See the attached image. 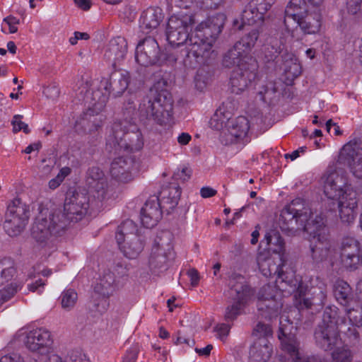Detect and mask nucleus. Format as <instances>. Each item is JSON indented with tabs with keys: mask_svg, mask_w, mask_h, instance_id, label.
<instances>
[{
	"mask_svg": "<svg viewBox=\"0 0 362 362\" xmlns=\"http://www.w3.org/2000/svg\"><path fill=\"white\" fill-rule=\"evenodd\" d=\"M279 224L287 235H296L300 231L309 235V256L313 264L322 262L334 250L325 217L322 214H316L314 217L311 209L300 198L284 206L281 211Z\"/></svg>",
	"mask_w": 362,
	"mask_h": 362,
	"instance_id": "f257e3e1",
	"label": "nucleus"
},
{
	"mask_svg": "<svg viewBox=\"0 0 362 362\" xmlns=\"http://www.w3.org/2000/svg\"><path fill=\"white\" fill-rule=\"evenodd\" d=\"M225 21V15L217 13L195 28L191 33L187 54L183 60L185 67L196 69L211 63L216 56L212 49L214 43L221 33Z\"/></svg>",
	"mask_w": 362,
	"mask_h": 362,
	"instance_id": "f03ea898",
	"label": "nucleus"
},
{
	"mask_svg": "<svg viewBox=\"0 0 362 362\" xmlns=\"http://www.w3.org/2000/svg\"><path fill=\"white\" fill-rule=\"evenodd\" d=\"M326 197L337 202L339 215L342 222L352 223L356 215L358 204V194L346 179L337 173L328 176L324 186Z\"/></svg>",
	"mask_w": 362,
	"mask_h": 362,
	"instance_id": "7ed1b4c3",
	"label": "nucleus"
},
{
	"mask_svg": "<svg viewBox=\"0 0 362 362\" xmlns=\"http://www.w3.org/2000/svg\"><path fill=\"white\" fill-rule=\"evenodd\" d=\"M173 108L172 97L166 90L150 88L139 102V119L146 126L151 123L160 126L169 124L173 118Z\"/></svg>",
	"mask_w": 362,
	"mask_h": 362,
	"instance_id": "20e7f679",
	"label": "nucleus"
},
{
	"mask_svg": "<svg viewBox=\"0 0 362 362\" xmlns=\"http://www.w3.org/2000/svg\"><path fill=\"white\" fill-rule=\"evenodd\" d=\"M129 80V72L115 69L108 78H102L98 89L91 93L86 91V100L91 99L93 106L100 109L105 106L110 95L115 98L122 95L128 88Z\"/></svg>",
	"mask_w": 362,
	"mask_h": 362,
	"instance_id": "39448f33",
	"label": "nucleus"
},
{
	"mask_svg": "<svg viewBox=\"0 0 362 362\" xmlns=\"http://www.w3.org/2000/svg\"><path fill=\"white\" fill-rule=\"evenodd\" d=\"M344 319L338 316V309L335 306L327 307L323 313L322 322L315 332L316 344L321 349L328 351L341 344L339 334V326Z\"/></svg>",
	"mask_w": 362,
	"mask_h": 362,
	"instance_id": "423d86ee",
	"label": "nucleus"
},
{
	"mask_svg": "<svg viewBox=\"0 0 362 362\" xmlns=\"http://www.w3.org/2000/svg\"><path fill=\"white\" fill-rule=\"evenodd\" d=\"M108 141L116 151L124 150L127 152L140 151L144 144L142 133L135 124L129 125L127 128L122 122L113 124Z\"/></svg>",
	"mask_w": 362,
	"mask_h": 362,
	"instance_id": "0eeeda50",
	"label": "nucleus"
},
{
	"mask_svg": "<svg viewBox=\"0 0 362 362\" xmlns=\"http://www.w3.org/2000/svg\"><path fill=\"white\" fill-rule=\"evenodd\" d=\"M195 18L192 14L178 13L171 16L168 21L166 28V38L169 44L173 47H179L186 44L185 51V57L188 51L189 39L191 34L189 30H192V28L195 23Z\"/></svg>",
	"mask_w": 362,
	"mask_h": 362,
	"instance_id": "6e6552de",
	"label": "nucleus"
},
{
	"mask_svg": "<svg viewBox=\"0 0 362 362\" xmlns=\"http://www.w3.org/2000/svg\"><path fill=\"white\" fill-rule=\"evenodd\" d=\"M60 214L54 212L49 218L38 216L31 228L32 238L40 245H46L53 237L62 235L65 232L64 222H60Z\"/></svg>",
	"mask_w": 362,
	"mask_h": 362,
	"instance_id": "1a4fd4ad",
	"label": "nucleus"
},
{
	"mask_svg": "<svg viewBox=\"0 0 362 362\" xmlns=\"http://www.w3.org/2000/svg\"><path fill=\"white\" fill-rule=\"evenodd\" d=\"M286 323L280 320L278 337L281 341V348L290 356L293 362H328L320 355L305 356L300 352V342L296 336L291 333L292 323L285 320Z\"/></svg>",
	"mask_w": 362,
	"mask_h": 362,
	"instance_id": "9d476101",
	"label": "nucleus"
},
{
	"mask_svg": "<svg viewBox=\"0 0 362 362\" xmlns=\"http://www.w3.org/2000/svg\"><path fill=\"white\" fill-rule=\"evenodd\" d=\"M89 207L88 197L83 193L68 194L64 204V211H55V215L60 214V222H64L65 230L69 224L81 221L86 214Z\"/></svg>",
	"mask_w": 362,
	"mask_h": 362,
	"instance_id": "9b49d317",
	"label": "nucleus"
},
{
	"mask_svg": "<svg viewBox=\"0 0 362 362\" xmlns=\"http://www.w3.org/2000/svg\"><path fill=\"white\" fill-rule=\"evenodd\" d=\"M250 62L240 60L234 63L230 81L231 91L240 94L244 91L257 76V64L252 57H246Z\"/></svg>",
	"mask_w": 362,
	"mask_h": 362,
	"instance_id": "f8f14e48",
	"label": "nucleus"
},
{
	"mask_svg": "<svg viewBox=\"0 0 362 362\" xmlns=\"http://www.w3.org/2000/svg\"><path fill=\"white\" fill-rule=\"evenodd\" d=\"M29 218L28 206L19 199H13L7 207L4 228L9 236L18 235L25 228Z\"/></svg>",
	"mask_w": 362,
	"mask_h": 362,
	"instance_id": "ddd939ff",
	"label": "nucleus"
},
{
	"mask_svg": "<svg viewBox=\"0 0 362 362\" xmlns=\"http://www.w3.org/2000/svg\"><path fill=\"white\" fill-rule=\"evenodd\" d=\"M259 36V32L257 29H253L243 36L233 48L224 54L223 65L225 67L230 68L235 62H240V60L250 62V60L246 59V57H252L250 53L255 47Z\"/></svg>",
	"mask_w": 362,
	"mask_h": 362,
	"instance_id": "4468645a",
	"label": "nucleus"
},
{
	"mask_svg": "<svg viewBox=\"0 0 362 362\" xmlns=\"http://www.w3.org/2000/svg\"><path fill=\"white\" fill-rule=\"evenodd\" d=\"M234 279L235 283L230 281L231 296L234 300L231 305L226 308L225 320L228 322L233 321L240 314L241 310L252 295L250 286L245 281L243 276L238 275Z\"/></svg>",
	"mask_w": 362,
	"mask_h": 362,
	"instance_id": "2eb2a0df",
	"label": "nucleus"
},
{
	"mask_svg": "<svg viewBox=\"0 0 362 362\" xmlns=\"http://www.w3.org/2000/svg\"><path fill=\"white\" fill-rule=\"evenodd\" d=\"M135 60L142 66H160L164 60L157 41L151 37L140 41L136 47Z\"/></svg>",
	"mask_w": 362,
	"mask_h": 362,
	"instance_id": "dca6fc26",
	"label": "nucleus"
},
{
	"mask_svg": "<svg viewBox=\"0 0 362 362\" xmlns=\"http://www.w3.org/2000/svg\"><path fill=\"white\" fill-rule=\"evenodd\" d=\"M115 279L112 274L103 275L94 287L92 295V310L99 313H105L109 307V297L112 295L115 288Z\"/></svg>",
	"mask_w": 362,
	"mask_h": 362,
	"instance_id": "f3484780",
	"label": "nucleus"
},
{
	"mask_svg": "<svg viewBox=\"0 0 362 362\" xmlns=\"http://www.w3.org/2000/svg\"><path fill=\"white\" fill-rule=\"evenodd\" d=\"M139 168V161L134 157L120 156L111 163L110 174L117 181L127 183L134 179Z\"/></svg>",
	"mask_w": 362,
	"mask_h": 362,
	"instance_id": "a211bd4d",
	"label": "nucleus"
},
{
	"mask_svg": "<svg viewBox=\"0 0 362 362\" xmlns=\"http://www.w3.org/2000/svg\"><path fill=\"white\" fill-rule=\"evenodd\" d=\"M273 288L269 285L263 286L258 293L257 303L258 315L262 318L272 320L276 317L282 304L274 297Z\"/></svg>",
	"mask_w": 362,
	"mask_h": 362,
	"instance_id": "6ab92c4d",
	"label": "nucleus"
},
{
	"mask_svg": "<svg viewBox=\"0 0 362 362\" xmlns=\"http://www.w3.org/2000/svg\"><path fill=\"white\" fill-rule=\"evenodd\" d=\"M339 159L349 165L356 177L362 179V148L356 140L351 141L342 147Z\"/></svg>",
	"mask_w": 362,
	"mask_h": 362,
	"instance_id": "aec40b11",
	"label": "nucleus"
},
{
	"mask_svg": "<svg viewBox=\"0 0 362 362\" xmlns=\"http://www.w3.org/2000/svg\"><path fill=\"white\" fill-rule=\"evenodd\" d=\"M86 183L99 200L103 201L111 197L112 189L108 185L107 177L98 167H92L88 170Z\"/></svg>",
	"mask_w": 362,
	"mask_h": 362,
	"instance_id": "412c9836",
	"label": "nucleus"
},
{
	"mask_svg": "<svg viewBox=\"0 0 362 362\" xmlns=\"http://www.w3.org/2000/svg\"><path fill=\"white\" fill-rule=\"evenodd\" d=\"M53 340L50 332L45 328H36L29 331L25 337L24 343L31 351H39L49 348Z\"/></svg>",
	"mask_w": 362,
	"mask_h": 362,
	"instance_id": "4be33fe9",
	"label": "nucleus"
},
{
	"mask_svg": "<svg viewBox=\"0 0 362 362\" xmlns=\"http://www.w3.org/2000/svg\"><path fill=\"white\" fill-rule=\"evenodd\" d=\"M161 202L157 196L150 197L141 210V221L146 228L157 225L162 217Z\"/></svg>",
	"mask_w": 362,
	"mask_h": 362,
	"instance_id": "5701e85b",
	"label": "nucleus"
},
{
	"mask_svg": "<svg viewBox=\"0 0 362 362\" xmlns=\"http://www.w3.org/2000/svg\"><path fill=\"white\" fill-rule=\"evenodd\" d=\"M308 12L305 0H291L285 9V26L288 32H291V36L296 40H299L300 38L296 36L297 29L291 30L288 25L289 21H293L296 23Z\"/></svg>",
	"mask_w": 362,
	"mask_h": 362,
	"instance_id": "b1692460",
	"label": "nucleus"
},
{
	"mask_svg": "<svg viewBox=\"0 0 362 362\" xmlns=\"http://www.w3.org/2000/svg\"><path fill=\"white\" fill-rule=\"evenodd\" d=\"M127 52V42L124 37H117L112 39L105 49L104 57L116 68L124 61Z\"/></svg>",
	"mask_w": 362,
	"mask_h": 362,
	"instance_id": "393cba45",
	"label": "nucleus"
},
{
	"mask_svg": "<svg viewBox=\"0 0 362 362\" xmlns=\"http://www.w3.org/2000/svg\"><path fill=\"white\" fill-rule=\"evenodd\" d=\"M273 353L272 344L266 337L257 339L249 351L250 362H268Z\"/></svg>",
	"mask_w": 362,
	"mask_h": 362,
	"instance_id": "a878e982",
	"label": "nucleus"
},
{
	"mask_svg": "<svg viewBox=\"0 0 362 362\" xmlns=\"http://www.w3.org/2000/svg\"><path fill=\"white\" fill-rule=\"evenodd\" d=\"M322 16L319 10L309 11L300 21L296 23L305 35L315 34L321 28Z\"/></svg>",
	"mask_w": 362,
	"mask_h": 362,
	"instance_id": "bb28decb",
	"label": "nucleus"
},
{
	"mask_svg": "<svg viewBox=\"0 0 362 362\" xmlns=\"http://www.w3.org/2000/svg\"><path fill=\"white\" fill-rule=\"evenodd\" d=\"M144 240L139 235L132 236V238L127 240L121 244H118L120 251L129 259H136L143 251L144 247Z\"/></svg>",
	"mask_w": 362,
	"mask_h": 362,
	"instance_id": "cd10ccee",
	"label": "nucleus"
},
{
	"mask_svg": "<svg viewBox=\"0 0 362 362\" xmlns=\"http://www.w3.org/2000/svg\"><path fill=\"white\" fill-rule=\"evenodd\" d=\"M227 127L229 134L234 138L232 141H237L245 137L250 129L249 121L243 116L228 121Z\"/></svg>",
	"mask_w": 362,
	"mask_h": 362,
	"instance_id": "c85d7f7f",
	"label": "nucleus"
},
{
	"mask_svg": "<svg viewBox=\"0 0 362 362\" xmlns=\"http://www.w3.org/2000/svg\"><path fill=\"white\" fill-rule=\"evenodd\" d=\"M286 267V264L282 260L281 266L276 274V283L281 284H285V285L290 286L292 291H297L299 292L300 296L303 295L302 282L296 278L293 270L291 269L290 272H285L284 268Z\"/></svg>",
	"mask_w": 362,
	"mask_h": 362,
	"instance_id": "c756f323",
	"label": "nucleus"
},
{
	"mask_svg": "<svg viewBox=\"0 0 362 362\" xmlns=\"http://www.w3.org/2000/svg\"><path fill=\"white\" fill-rule=\"evenodd\" d=\"M163 13L159 8H148L143 12L140 18L141 26L151 30L156 28L163 19Z\"/></svg>",
	"mask_w": 362,
	"mask_h": 362,
	"instance_id": "7c9ffc66",
	"label": "nucleus"
},
{
	"mask_svg": "<svg viewBox=\"0 0 362 362\" xmlns=\"http://www.w3.org/2000/svg\"><path fill=\"white\" fill-rule=\"evenodd\" d=\"M181 195L179 185H172L162 188L160 192V202L168 205L169 209H173L178 204Z\"/></svg>",
	"mask_w": 362,
	"mask_h": 362,
	"instance_id": "2f4dec72",
	"label": "nucleus"
},
{
	"mask_svg": "<svg viewBox=\"0 0 362 362\" xmlns=\"http://www.w3.org/2000/svg\"><path fill=\"white\" fill-rule=\"evenodd\" d=\"M137 225L132 220L123 221L117 228L115 238L117 244L132 238V236L139 235Z\"/></svg>",
	"mask_w": 362,
	"mask_h": 362,
	"instance_id": "473e14b6",
	"label": "nucleus"
},
{
	"mask_svg": "<svg viewBox=\"0 0 362 362\" xmlns=\"http://www.w3.org/2000/svg\"><path fill=\"white\" fill-rule=\"evenodd\" d=\"M334 295L341 305L346 306L352 300V289L347 282L339 279L334 285Z\"/></svg>",
	"mask_w": 362,
	"mask_h": 362,
	"instance_id": "72a5a7b5",
	"label": "nucleus"
},
{
	"mask_svg": "<svg viewBox=\"0 0 362 362\" xmlns=\"http://www.w3.org/2000/svg\"><path fill=\"white\" fill-rule=\"evenodd\" d=\"M284 45L276 38H270L262 49V57L266 62H273L281 53Z\"/></svg>",
	"mask_w": 362,
	"mask_h": 362,
	"instance_id": "f704fd0d",
	"label": "nucleus"
},
{
	"mask_svg": "<svg viewBox=\"0 0 362 362\" xmlns=\"http://www.w3.org/2000/svg\"><path fill=\"white\" fill-rule=\"evenodd\" d=\"M167 257L164 250L160 248V243L155 240L149 258V265L151 269H165Z\"/></svg>",
	"mask_w": 362,
	"mask_h": 362,
	"instance_id": "c9c22d12",
	"label": "nucleus"
},
{
	"mask_svg": "<svg viewBox=\"0 0 362 362\" xmlns=\"http://www.w3.org/2000/svg\"><path fill=\"white\" fill-rule=\"evenodd\" d=\"M250 1L245 7L242 13V22L244 24L253 25L261 23L264 20V15L256 7L252 6Z\"/></svg>",
	"mask_w": 362,
	"mask_h": 362,
	"instance_id": "e433bc0d",
	"label": "nucleus"
},
{
	"mask_svg": "<svg viewBox=\"0 0 362 362\" xmlns=\"http://www.w3.org/2000/svg\"><path fill=\"white\" fill-rule=\"evenodd\" d=\"M259 269L261 273L266 277H271L276 275L281 264L276 265L274 259L269 257L259 255L257 259Z\"/></svg>",
	"mask_w": 362,
	"mask_h": 362,
	"instance_id": "4c0bfd02",
	"label": "nucleus"
},
{
	"mask_svg": "<svg viewBox=\"0 0 362 362\" xmlns=\"http://www.w3.org/2000/svg\"><path fill=\"white\" fill-rule=\"evenodd\" d=\"M264 239L273 252L280 255V259L282 261V255L285 251V243L280 234L272 230L265 235Z\"/></svg>",
	"mask_w": 362,
	"mask_h": 362,
	"instance_id": "58836bf2",
	"label": "nucleus"
},
{
	"mask_svg": "<svg viewBox=\"0 0 362 362\" xmlns=\"http://www.w3.org/2000/svg\"><path fill=\"white\" fill-rule=\"evenodd\" d=\"M16 273L14 262L11 258L0 260V286L8 282Z\"/></svg>",
	"mask_w": 362,
	"mask_h": 362,
	"instance_id": "ea45409f",
	"label": "nucleus"
},
{
	"mask_svg": "<svg viewBox=\"0 0 362 362\" xmlns=\"http://www.w3.org/2000/svg\"><path fill=\"white\" fill-rule=\"evenodd\" d=\"M278 91V86L276 82L274 81H267L259 86L257 94L264 102H272L275 98L276 93Z\"/></svg>",
	"mask_w": 362,
	"mask_h": 362,
	"instance_id": "a19ab883",
	"label": "nucleus"
},
{
	"mask_svg": "<svg viewBox=\"0 0 362 362\" xmlns=\"http://www.w3.org/2000/svg\"><path fill=\"white\" fill-rule=\"evenodd\" d=\"M59 300L62 308L65 310L69 311L75 306L78 300V294L74 289H66L61 293Z\"/></svg>",
	"mask_w": 362,
	"mask_h": 362,
	"instance_id": "79ce46f5",
	"label": "nucleus"
},
{
	"mask_svg": "<svg viewBox=\"0 0 362 362\" xmlns=\"http://www.w3.org/2000/svg\"><path fill=\"white\" fill-rule=\"evenodd\" d=\"M79 123L84 127L87 126L88 132L93 133L100 127L101 119H97L93 115V110L88 109L80 119Z\"/></svg>",
	"mask_w": 362,
	"mask_h": 362,
	"instance_id": "37998d69",
	"label": "nucleus"
},
{
	"mask_svg": "<svg viewBox=\"0 0 362 362\" xmlns=\"http://www.w3.org/2000/svg\"><path fill=\"white\" fill-rule=\"evenodd\" d=\"M229 117L228 113L226 114L221 108L216 110L214 115L209 120V127L215 130L219 131L226 126V122L228 123Z\"/></svg>",
	"mask_w": 362,
	"mask_h": 362,
	"instance_id": "c03bdc74",
	"label": "nucleus"
},
{
	"mask_svg": "<svg viewBox=\"0 0 362 362\" xmlns=\"http://www.w3.org/2000/svg\"><path fill=\"white\" fill-rule=\"evenodd\" d=\"M112 274L115 279V282L113 284V287L115 286H117L120 283V280L127 277L128 276V269L126 265L122 264L119 262L115 265L112 270H108L105 272L103 275H107V274Z\"/></svg>",
	"mask_w": 362,
	"mask_h": 362,
	"instance_id": "a18cd8bd",
	"label": "nucleus"
},
{
	"mask_svg": "<svg viewBox=\"0 0 362 362\" xmlns=\"http://www.w3.org/2000/svg\"><path fill=\"white\" fill-rule=\"evenodd\" d=\"M122 115L124 122H121L123 124V125L132 124V122L136 115V106L132 100L129 99L124 103L122 107Z\"/></svg>",
	"mask_w": 362,
	"mask_h": 362,
	"instance_id": "49530a36",
	"label": "nucleus"
},
{
	"mask_svg": "<svg viewBox=\"0 0 362 362\" xmlns=\"http://www.w3.org/2000/svg\"><path fill=\"white\" fill-rule=\"evenodd\" d=\"M350 322L355 326L362 325V309L349 308L346 310Z\"/></svg>",
	"mask_w": 362,
	"mask_h": 362,
	"instance_id": "de8ad7c7",
	"label": "nucleus"
},
{
	"mask_svg": "<svg viewBox=\"0 0 362 362\" xmlns=\"http://www.w3.org/2000/svg\"><path fill=\"white\" fill-rule=\"evenodd\" d=\"M352 355L349 350L337 349L332 353V362H351Z\"/></svg>",
	"mask_w": 362,
	"mask_h": 362,
	"instance_id": "09e8293b",
	"label": "nucleus"
},
{
	"mask_svg": "<svg viewBox=\"0 0 362 362\" xmlns=\"http://www.w3.org/2000/svg\"><path fill=\"white\" fill-rule=\"evenodd\" d=\"M253 335L257 337V339L259 337H266L268 339L269 337L272 335V330L269 325L259 322L254 328Z\"/></svg>",
	"mask_w": 362,
	"mask_h": 362,
	"instance_id": "8fccbe9b",
	"label": "nucleus"
},
{
	"mask_svg": "<svg viewBox=\"0 0 362 362\" xmlns=\"http://www.w3.org/2000/svg\"><path fill=\"white\" fill-rule=\"evenodd\" d=\"M341 260L346 269L355 270L359 264L360 255H349V257L341 255Z\"/></svg>",
	"mask_w": 362,
	"mask_h": 362,
	"instance_id": "3c124183",
	"label": "nucleus"
},
{
	"mask_svg": "<svg viewBox=\"0 0 362 362\" xmlns=\"http://www.w3.org/2000/svg\"><path fill=\"white\" fill-rule=\"evenodd\" d=\"M18 286L11 284L8 286L0 290V305L11 299L17 292Z\"/></svg>",
	"mask_w": 362,
	"mask_h": 362,
	"instance_id": "603ef678",
	"label": "nucleus"
},
{
	"mask_svg": "<svg viewBox=\"0 0 362 362\" xmlns=\"http://www.w3.org/2000/svg\"><path fill=\"white\" fill-rule=\"evenodd\" d=\"M22 118L23 116L21 115H16L13 116L11 121V124L13 125V131L14 132H18L22 130L24 133L28 134L30 133L28 125L22 122Z\"/></svg>",
	"mask_w": 362,
	"mask_h": 362,
	"instance_id": "864d4df0",
	"label": "nucleus"
},
{
	"mask_svg": "<svg viewBox=\"0 0 362 362\" xmlns=\"http://www.w3.org/2000/svg\"><path fill=\"white\" fill-rule=\"evenodd\" d=\"M251 1L252 6H256L264 16L274 4L275 0H251Z\"/></svg>",
	"mask_w": 362,
	"mask_h": 362,
	"instance_id": "5fc2aeb1",
	"label": "nucleus"
},
{
	"mask_svg": "<svg viewBox=\"0 0 362 362\" xmlns=\"http://www.w3.org/2000/svg\"><path fill=\"white\" fill-rule=\"evenodd\" d=\"M346 249H352L353 251H359V243L354 238H344L341 243V252H344Z\"/></svg>",
	"mask_w": 362,
	"mask_h": 362,
	"instance_id": "6e6d98bb",
	"label": "nucleus"
},
{
	"mask_svg": "<svg viewBox=\"0 0 362 362\" xmlns=\"http://www.w3.org/2000/svg\"><path fill=\"white\" fill-rule=\"evenodd\" d=\"M66 362H89V361L81 351L71 350L66 355Z\"/></svg>",
	"mask_w": 362,
	"mask_h": 362,
	"instance_id": "4d7b16f0",
	"label": "nucleus"
},
{
	"mask_svg": "<svg viewBox=\"0 0 362 362\" xmlns=\"http://www.w3.org/2000/svg\"><path fill=\"white\" fill-rule=\"evenodd\" d=\"M286 72L294 78L300 75L301 66L296 59H291V65H286Z\"/></svg>",
	"mask_w": 362,
	"mask_h": 362,
	"instance_id": "13d9d810",
	"label": "nucleus"
},
{
	"mask_svg": "<svg viewBox=\"0 0 362 362\" xmlns=\"http://www.w3.org/2000/svg\"><path fill=\"white\" fill-rule=\"evenodd\" d=\"M139 352V345L132 346L123 357V362H136Z\"/></svg>",
	"mask_w": 362,
	"mask_h": 362,
	"instance_id": "bf43d9fd",
	"label": "nucleus"
},
{
	"mask_svg": "<svg viewBox=\"0 0 362 362\" xmlns=\"http://www.w3.org/2000/svg\"><path fill=\"white\" fill-rule=\"evenodd\" d=\"M59 88L55 84H52L45 87L43 90V94L46 96V98L52 100L57 99L59 97Z\"/></svg>",
	"mask_w": 362,
	"mask_h": 362,
	"instance_id": "052dcab7",
	"label": "nucleus"
},
{
	"mask_svg": "<svg viewBox=\"0 0 362 362\" xmlns=\"http://www.w3.org/2000/svg\"><path fill=\"white\" fill-rule=\"evenodd\" d=\"M54 166V161L52 158H44L42 160L40 170L45 175H49Z\"/></svg>",
	"mask_w": 362,
	"mask_h": 362,
	"instance_id": "680f3d73",
	"label": "nucleus"
},
{
	"mask_svg": "<svg viewBox=\"0 0 362 362\" xmlns=\"http://www.w3.org/2000/svg\"><path fill=\"white\" fill-rule=\"evenodd\" d=\"M174 178L177 180L185 182L191 176V170L187 167L182 168L181 170L178 169L174 173Z\"/></svg>",
	"mask_w": 362,
	"mask_h": 362,
	"instance_id": "e2e57ef3",
	"label": "nucleus"
},
{
	"mask_svg": "<svg viewBox=\"0 0 362 362\" xmlns=\"http://www.w3.org/2000/svg\"><path fill=\"white\" fill-rule=\"evenodd\" d=\"M4 22H5L8 25L10 33H15L18 31L16 25L19 24L20 21L17 18L13 16H8L4 18Z\"/></svg>",
	"mask_w": 362,
	"mask_h": 362,
	"instance_id": "0e129e2a",
	"label": "nucleus"
},
{
	"mask_svg": "<svg viewBox=\"0 0 362 362\" xmlns=\"http://www.w3.org/2000/svg\"><path fill=\"white\" fill-rule=\"evenodd\" d=\"M362 0H347L346 5L349 13L356 14L361 9Z\"/></svg>",
	"mask_w": 362,
	"mask_h": 362,
	"instance_id": "69168bd1",
	"label": "nucleus"
},
{
	"mask_svg": "<svg viewBox=\"0 0 362 362\" xmlns=\"http://www.w3.org/2000/svg\"><path fill=\"white\" fill-rule=\"evenodd\" d=\"M230 329V325L225 323L218 324L214 327V331L217 332L221 339L228 336Z\"/></svg>",
	"mask_w": 362,
	"mask_h": 362,
	"instance_id": "338daca9",
	"label": "nucleus"
},
{
	"mask_svg": "<svg viewBox=\"0 0 362 362\" xmlns=\"http://www.w3.org/2000/svg\"><path fill=\"white\" fill-rule=\"evenodd\" d=\"M0 362H25L22 356L17 354L5 355L0 358Z\"/></svg>",
	"mask_w": 362,
	"mask_h": 362,
	"instance_id": "774afa93",
	"label": "nucleus"
}]
</instances>
